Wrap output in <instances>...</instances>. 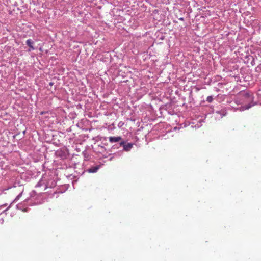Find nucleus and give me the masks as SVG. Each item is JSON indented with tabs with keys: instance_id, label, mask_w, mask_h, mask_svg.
Here are the masks:
<instances>
[{
	"instance_id": "nucleus-1",
	"label": "nucleus",
	"mask_w": 261,
	"mask_h": 261,
	"mask_svg": "<svg viewBox=\"0 0 261 261\" xmlns=\"http://www.w3.org/2000/svg\"><path fill=\"white\" fill-rule=\"evenodd\" d=\"M254 97L253 94L244 92L243 93V101L244 102V105L239 108H235L234 105H233V103H232V105L231 106L234 109L235 111L239 110L240 111H243L246 110H248L257 104V102L254 101Z\"/></svg>"
},
{
	"instance_id": "nucleus-2",
	"label": "nucleus",
	"mask_w": 261,
	"mask_h": 261,
	"mask_svg": "<svg viewBox=\"0 0 261 261\" xmlns=\"http://www.w3.org/2000/svg\"><path fill=\"white\" fill-rule=\"evenodd\" d=\"M133 143H126L124 141L119 142V146L123 147V150L125 151H129L133 147Z\"/></svg>"
},
{
	"instance_id": "nucleus-3",
	"label": "nucleus",
	"mask_w": 261,
	"mask_h": 261,
	"mask_svg": "<svg viewBox=\"0 0 261 261\" xmlns=\"http://www.w3.org/2000/svg\"><path fill=\"white\" fill-rule=\"evenodd\" d=\"M234 103L237 105H241L243 106L244 105V102L243 101V93L240 94L237 97H236L234 100Z\"/></svg>"
},
{
	"instance_id": "nucleus-4",
	"label": "nucleus",
	"mask_w": 261,
	"mask_h": 261,
	"mask_svg": "<svg viewBox=\"0 0 261 261\" xmlns=\"http://www.w3.org/2000/svg\"><path fill=\"white\" fill-rule=\"evenodd\" d=\"M109 141L111 143L118 142L119 143L121 141H122V138L121 137L117 136V137H110L109 138Z\"/></svg>"
},
{
	"instance_id": "nucleus-5",
	"label": "nucleus",
	"mask_w": 261,
	"mask_h": 261,
	"mask_svg": "<svg viewBox=\"0 0 261 261\" xmlns=\"http://www.w3.org/2000/svg\"><path fill=\"white\" fill-rule=\"evenodd\" d=\"M216 114L217 115H220V116H217L218 117L222 118L223 116H225L226 115L227 111H226V109H222L221 110L216 111Z\"/></svg>"
},
{
	"instance_id": "nucleus-6",
	"label": "nucleus",
	"mask_w": 261,
	"mask_h": 261,
	"mask_svg": "<svg viewBox=\"0 0 261 261\" xmlns=\"http://www.w3.org/2000/svg\"><path fill=\"white\" fill-rule=\"evenodd\" d=\"M95 149L100 153L104 152L106 150L105 148L101 145H97Z\"/></svg>"
},
{
	"instance_id": "nucleus-7",
	"label": "nucleus",
	"mask_w": 261,
	"mask_h": 261,
	"mask_svg": "<svg viewBox=\"0 0 261 261\" xmlns=\"http://www.w3.org/2000/svg\"><path fill=\"white\" fill-rule=\"evenodd\" d=\"M56 153L57 156H60L62 158H65L66 157V153L64 151H62V150L57 151Z\"/></svg>"
},
{
	"instance_id": "nucleus-8",
	"label": "nucleus",
	"mask_w": 261,
	"mask_h": 261,
	"mask_svg": "<svg viewBox=\"0 0 261 261\" xmlns=\"http://www.w3.org/2000/svg\"><path fill=\"white\" fill-rule=\"evenodd\" d=\"M98 169H99V166H96L91 167L90 168H89L88 170V171L89 173H95L97 171Z\"/></svg>"
},
{
	"instance_id": "nucleus-9",
	"label": "nucleus",
	"mask_w": 261,
	"mask_h": 261,
	"mask_svg": "<svg viewBox=\"0 0 261 261\" xmlns=\"http://www.w3.org/2000/svg\"><path fill=\"white\" fill-rule=\"evenodd\" d=\"M121 147V146H119V143L116 144L112 146L111 149V151L112 152V151H114V150L119 149Z\"/></svg>"
},
{
	"instance_id": "nucleus-10",
	"label": "nucleus",
	"mask_w": 261,
	"mask_h": 261,
	"mask_svg": "<svg viewBox=\"0 0 261 261\" xmlns=\"http://www.w3.org/2000/svg\"><path fill=\"white\" fill-rule=\"evenodd\" d=\"M34 42L31 39H29L26 41V44L29 47L33 45Z\"/></svg>"
},
{
	"instance_id": "nucleus-11",
	"label": "nucleus",
	"mask_w": 261,
	"mask_h": 261,
	"mask_svg": "<svg viewBox=\"0 0 261 261\" xmlns=\"http://www.w3.org/2000/svg\"><path fill=\"white\" fill-rule=\"evenodd\" d=\"M213 100V97L212 96H209L206 98V101H207L209 103H211Z\"/></svg>"
},
{
	"instance_id": "nucleus-12",
	"label": "nucleus",
	"mask_w": 261,
	"mask_h": 261,
	"mask_svg": "<svg viewBox=\"0 0 261 261\" xmlns=\"http://www.w3.org/2000/svg\"><path fill=\"white\" fill-rule=\"evenodd\" d=\"M22 195V193H20L16 198L15 199H14V200L13 201V202H16V201H17L19 198Z\"/></svg>"
},
{
	"instance_id": "nucleus-13",
	"label": "nucleus",
	"mask_w": 261,
	"mask_h": 261,
	"mask_svg": "<svg viewBox=\"0 0 261 261\" xmlns=\"http://www.w3.org/2000/svg\"><path fill=\"white\" fill-rule=\"evenodd\" d=\"M42 186L41 181H39L36 185V187H39Z\"/></svg>"
},
{
	"instance_id": "nucleus-14",
	"label": "nucleus",
	"mask_w": 261,
	"mask_h": 261,
	"mask_svg": "<svg viewBox=\"0 0 261 261\" xmlns=\"http://www.w3.org/2000/svg\"><path fill=\"white\" fill-rule=\"evenodd\" d=\"M29 47H30V48L28 50L29 51H30L31 50H34L35 49V48L33 45L30 46Z\"/></svg>"
},
{
	"instance_id": "nucleus-15",
	"label": "nucleus",
	"mask_w": 261,
	"mask_h": 261,
	"mask_svg": "<svg viewBox=\"0 0 261 261\" xmlns=\"http://www.w3.org/2000/svg\"><path fill=\"white\" fill-rule=\"evenodd\" d=\"M17 208L18 209H20L21 210V204H17Z\"/></svg>"
},
{
	"instance_id": "nucleus-16",
	"label": "nucleus",
	"mask_w": 261,
	"mask_h": 261,
	"mask_svg": "<svg viewBox=\"0 0 261 261\" xmlns=\"http://www.w3.org/2000/svg\"><path fill=\"white\" fill-rule=\"evenodd\" d=\"M36 194V192L35 191H33L31 193V196H33L34 195H35Z\"/></svg>"
},
{
	"instance_id": "nucleus-17",
	"label": "nucleus",
	"mask_w": 261,
	"mask_h": 261,
	"mask_svg": "<svg viewBox=\"0 0 261 261\" xmlns=\"http://www.w3.org/2000/svg\"><path fill=\"white\" fill-rule=\"evenodd\" d=\"M55 186V182L54 181H53L51 183V185L50 186V187H53Z\"/></svg>"
},
{
	"instance_id": "nucleus-18",
	"label": "nucleus",
	"mask_w": 261,
	"mask_h": 261,
	"mask_svg": "<svg viewBox=\"0 0 261 261\" xmlns=\"http://www.w3.org/2000/svg\"><path fill=\"white\" fill-rule=\"evenodd\" d=\"M123 124V122H119V124H118V126H119V127H121Z\"/></svg>"
},
{
	"instance_id": "nucleus-19",
	"label": "nucleus",
	"mask_w": 261,
	"mask_h": 261,
	"mask_svg": "<svg viewBox=\"0 0 261 261\" xmlns=\"http://www.w3.org/2000/svg\"><path fill=\"white\" fill-rule=\"evenodd\" d=\"M7 203L4 204H3V205H0V207L1 208V207H3V206H7Z\"/></svg>"
},
{
	"instance_id": "nucleus-20",
	"label": "nucleus",
	"mask_w": 261,
	"mask_h": 261,
	"mask_svg": "<svg viewBox=\"0 0 261 261\" xmlns=\"http://www.w3.org/2000/svg\"><path fill=\"white\" fill-rule=\"evenodd\" d=\"M49 85L50 86H53V85H54V83H53V82H50V83H49Z\"/></svg>"
},
{
	"instance_id": "nucleus-21",
	"label": "nucleus",
	"mask_w": 261,
	"mask_h": 261,
	"mask_svg": "<svg viewBox=\"0 0 261 261\" xmlns=\"http://www.w3.org/2000/svg\"><path fill=\"white\" fill-rule=\"evenodd\" d=\"M180 20H184V18L181 17L179 19Z\"/></svg>"
},
{
	"instance_id": "nucleus-22",
	"label": "nucleus",
	"mask_w": 261,
	"mask_h": 261,
	"mask_svg": "<svg viewBox=\"0 0 261 261\" xmlns=\"http://www.w3.org/2000/svg\"><path fill=\"white\" fill-rule=\"evenodd\" d=\"M10 205L8 208H7V209L6 210V211L8 210L10 208Z\"/></svg>"
},
{
	"instance_id": "nucleus-23",
	"label": "nucleus",
	"mask_w": 261,
	"mask_h": 261,
	"mask_svg": "<svg viewBox=\"0 0 261 261\" xmlns=\"http://www.w3.org/2000/svg\"><path fill=\"white\" fill-rule=\"evenodd\" d=\"M251 63H252H252H254V60H252V61Z\"/></svg>"
},
{
	"instance_id": "nucleus-24",
	"label": "nucleus",
	"mask_w": 261,
	"mask_h": 261,
	"mask_svg": "<svg viewBox=\"0 0 261 261\" xmlns=\"http://www.w3.org/2000/svg\"><path fill=\"white\" fill-rule=\"evenodd\" d=\"M251 63H252H252H254V60H252V61Z\"/></svg>"
}]
</instances>
